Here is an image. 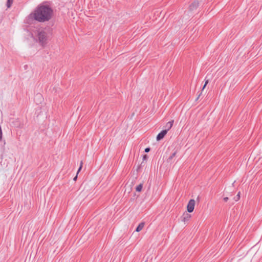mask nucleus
Here are the masks:
<instances>
[{"label": "nucleus", "mask_w": 262, "mask_h": 262, "mask_svg": "<svg viewBox=\"0 0 262 262\" xmlns=\"http://www.w3.org/2000/svg\"><path fill=\"white\" fill-rule=\"evenodd\" d=\"M150 150V148L149 147H147L145 149L144 151L145 152H148Z\"/></svg>", "instance_id": "obj_16"}, {"label": "nucleus", "mask_w": 262, "mask_h": 262, "mask_svg": "<svg viewBox=\"0 0 262 262\" xmlns=\"http://www.w3.org/2000/svg\"><path fill=\"white\" fill-rule=\"evenodd\" d=\"M240 199V192H239L238 194L236 195V196L234 198V200L235 201L237 202Z\"/></svg>", "instance_id": "obj_13"}, {"label": "nucleus", "mask_w": 262, "mask_h": 262, "mask_svg": "<svg viewBox=\"0 0 262 262\" xmlns=\"http://www.w3.org/2000/svg\"><path fill=\"white\" fill-rule=\"evenodd\" d=\"M53 11L47 5H39L34 10L33 14L34 19L38 21L43 23L51 19Z\"/></svg>", "instance_id": "obj_1"}, {"label": "nucleus", "mask_w": 262, "mask_h": 262, "mask_svg": "<svg viewBox=\"0 0 262 262\" xmlns=\"http://www.w3.org/2000/svg\"><path fill=\"white\" fill-rule=\"evenodd\" d=\"M167 130H162L160 133H159L157 137H156V139L157 141H160L161 140H162L164 137V136L166 135L167 134Z\"/></svg>", "instance_id": "obj_4"}, {"label": "nucleus", "mask_w": 262, "mask_h": 262, "mask_svg": "<svg viewBox=\"0 0 262 262\" xmlns=\"http://www.w3.org/2000/svg\"><path fill=\"white\" fill-rule=\"evenodd\" d=\"M143 188V184H140L136 187V190L137 191L140 192Z\"/></svg>", "instance_id": "obj_11"}, {"label": "nucleus", "mask_w": 262, "mask_h": 262, "mask_svg": "<svg viewBox=\"0 0 262 262\" xmlns=\"http://www.w3.org/2000/svg\"><path fill=\"white\" fill-rule=\"evenodd\" d=\"M191 217V215L188 213H185L182 216V221L185 222L188 221Z\"/></svg>", "instance_id": "obj_5"}, {"label": "nucleus", "mask_w": 262, "mask_h": 262, "mask_svg": "<svg viewBox=\"0 0 262 262\" xmlns=\"http://www.w3.org/2000/svg\"><path fill=\"white\" fill-rule=\"evenodd\" d=\"M177 151H175L174 152H173L171 154V155H170V156H169V158H168V159H167V162H168V163H171V162H173L172 160H173V158H174V157H175V156H176V154H177Z\"/></svg>", "instance_id": "obj_8"}, {"label": "nucleus", "mask_w": 262, "mask_h": 262, "mask_svg": "<svg viewBox=\"0 0 262 262\" xmlns=\"http://www.w3.org/2000/svg\"><path fill=\"white\" fill-rule=\"evenodd\" d=\"M82 164H83L82 161H81V162H80V167H79V169H78V170L77 173H78L80 171V170L81 169L82 167Z\"/></svg>", "instance_id": "obj_14"}, {"label": "nucleus", "mask_w": 262, "mask_h": 262, "mask_svg": "<svg viewBox=\"0 0 262 262\" xmlns=\"http://www.w3.org/2000/svg\"><path fill=\"white\" fill-rule=\"evenodd\" d=\"M173 120L171 121H169L166 124L165 127L166 129L165 130H167V132L171 128L173 125Z\"/></svg>", "instance_id": "obj_7"}, {"label": "nucleus", "mask_w": 262, "mask_h": 262, "mask_svg": "<svg viewBox=\"0 0 262 262\" xmlns=\"http://www.w3.org/2000/svg\"><path fill=\"white\" fill-rule=\"evenodd\" d=\"M202 93H201L198 96V98H196V100H198L199 99V98L200 97Z\"/></svg>", "instance_id": "obj_18"}, {"label": "nucleus", "mask_w": 262, "mask_h": 262, "mask_svg": "<svg viewBox=\"0 0 262 262\" xmlns=\"http://www.w3.org/2000/svg\"><path fill=\"white\" fill-rule=\"evenodd\" d=\"M208 80H206L205 82V84L202 88V91L205 89V86H206V85L208 84Z\"/></svg>", "instance_id": "obj_15"}, {"label": "nucleus", "mask_w": 262, "mask_h": 262, "mask_svg": "<svg viewBox=\"0 0 262 262\" xmlns=\"http://www.w3.org/2000/svg\"><path fill=\"white\" fill-rule=\"evenodd\" d=\"M13 0H7V6L8 8H10L12 5Z\"/></svg>", "instance_id": "obj_12"}, {"label": "nucleus", "mask_w": 262, "mask_h": 262, "mask_svg": "<svg viewBox=\"0 0 262 262\" xmlns=\"http://www.w3.org/2000/svg\"><path fill=\"white\" fill-rule=\"evenodd\" d=\"M224 201L225 202H227L229 200V198L228 197H225L224 199H223Z\"/></svg>", "instance_id": "obj_17"}, {"label": "nucleus", "mask_w": 262, "mask_h": 262, "mask_svg": "<svg viewBox=\"0 0 262 262\" xmlns=\"http://www.w3.org/2000/svg\"><path fill=\"white\" fill-rule=\"evenodd\" d=\"M146 155H145L144 157V158H146Z\"/></svg>", "instance_id": "obj_20"}, {"label": "nucleus", "mask_w": 262, "mask_h": 262, "mask_svg": "<svg viewBox=\"0 0 262 262\" xmlns=\"http://www.w3.org/2000/svg\"><path fill=\"white\" fill-rule=\"evenodd\" d=\"M194 205H195L194 200L191 199L190 200H189V201L187 204V211L189 213L192 212L194 210Z\"/></svg>", "instance_id": "obj_3"}, {"label": "nucleus", "mask_w": 262, "mask_h": 262, "mask_svg": "<svg viewBox=\"0 0 262 262\" xmlns=\"http://www.w3.org/2000/svg\"><path fill=\"white\" fill-rule=\"evenodd\" d=\"M199 6L198 1H194L190 6L189 9L190 11H193V10L197 8Z\"/></svg>", "instance_id": "obj_6"}, {"label": "nucleus", "mask_w": 262, "mask_h": 262, "mask_svg": "<svg viewBox=\"0 0 262 262\" xmlns=\"http://www.w3.org/2000/svg\"><path fill=\"white\" fill-rule=\"evenodd\" d=\"M38 40L42 46H45L47 43L48 33L44 30H38L37 32Z\"/></svg>", "instance_id": "obj_2"}, {"label": "nucleus", "mask_w": 262, "mask_h": 262, "mask_svg": "<svg viewBox=\"0 0 262 262\" xmlns=\"http://www.w3.org/2000/svg\"><path fill=\"white\" fill-rule=\"evenodd\" d=\"M35 98L38 99L39 100V102H41L42 99V95L38 93L36 95Z\"/></svg>", "instance_id": "obj_10"}, {"label": "nucleus", "mask_w": 262, "mask_h": 262, "mask_svg": "<svg viewBox=\"0 0 262 262\" xmlns=\"http://www.w3.org/2000/svg\"><path fill=\"white\" fill-rule=\"evenodd\" d=\"M77 178V176H76L74 178V180H75H75H76Z\"/></svg>", "instance_id": "obj_19"}, {"label": "nucleus", "mask_w": 262, "mask_h": 262, "mask_svg": "<svg viewBox=\"0 0 262 262\" xmlns=\"http://www.w3.org/2000/svg\"><path fill=\"white\" fill-rule=\"evenodd\" d=\"M144 227V223H143V222L140 223L139 224V225L137 226V227L136 228V231H137V232L140 231L141 230H142L143 229Z\"/></svg>", "instance_id": "obj_9"}]
</instances>
